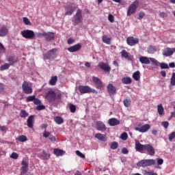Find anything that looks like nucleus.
Instances as JSON below:
<instances>
[{"mask_svg": "<svg viewBox=\"0 0 175 175\" xmlns=\"http://www.w3.org/2000/svg\"><path fill=\"white\" fill-rule=\"evenodd\" d=\"M155 163L156 161L154 159H143L137 163V166L139 167H147L155 165Z\"/></svg>", "mask_w": 175, "mask_h": 175, "instance_id": "obj_1", "label": "nucleus"}, {"mask_svg": "<svg viewBox=\"0 0 175 175\" xmlns=\"http://www.w3.org/2000/svg\"><path fill=\"white\" fill-rule=\"evenodd\" d=\"M78 90L81 94H90V92H92V94H98L96 90L92 89L88 85H79Z\"/></svg>", "mask_w": 175, "mask_h": 175, "instance_id": "obj_2", "label": "nucleus"}, {"mask_svg": "<svg viewBox=\"0 0 175 175\" xmlns=\"http://www.w3.org/2000/svg\"><path fill=\"white\" fill-rule=\"evenodd\" d=\"M21 35L25 39H29V40H32L33 39H35V32L32 30L26 29L23 30L21 32Z\"/></svg>", "mask_w": 175, "mask_h": 175, "instance_id": "obj_3", "label": "nucleus"}, {"mask_svg": "<svg viewBox=\"0 0 175 175\" xmlns=\"http://www.w3.org/2000/svg\"><path fill=\"white\" fill-rule=\"evenodd\" d=\"M139 6V1L137 0L131 3V5L129 7L127 10V16H132V14H135L136 13V10Z\"/></svg>", "mask_w": 175, "mask_h": 175, "instance_id": "obj_4", "label": "nucleus"}, {"mask_svg": "<svg viewBox=\"0 0 175 175\" xmlns=\"http://www.w3.org/2000/svg\"><path fill=\"white\" fill-rule=\"evenodd\" d=\"M45 99H46L49 103H54L55 99H57V94L53 90H49L45 94Z\"/></svg>", "mask_w": 175, "mask_h": 175, "instance_id": "obj_5", "label": "nucleus"}, {"mask_svg": "<svg viewBox=\"0 0 175 175\" xmlns=\"http://www.w3.org/2000/svg\"><path fill=\"white\" fill-rule=\"evenodd\" d=\"M81 18H83V15L81 14V10L78 9L76 14L73 16V25H79V24H80V22L81 21Z\"/></svg>", "mask_w": 175, "mask_h": 175, "instance_id": "obj_6", "label": "nucleus"}, {"mask_svg": "<svg viewBox=\"0 0 175 175\" xmlns=\"http://www.w3.org/2000/svg\"><path fill=\"white\" fill-rule=\"evenodd\" d=\"M150 128H151V126H150V124H146L144 125H142V124H139L135 127V131H137L141 133H146V132H148V131H150Z\"/></svg>", "mask_w": 175, "mask_h": 175, "instance_id": "obj_7", "label": "nucleus"}, {"mask_svg": "<svg viewBox=\"0 0 175 175\" xmlns=\"http://www.w3.org/2000/svg\"><path fill=\"white\" fill-rule=\"evenodd\" d=\"M22 90L27 95H29L33 92L32 88H31V86H29V83L25 81L22 84Z\"/></svg>", "mask_w": 175, "mask_h": 175, "instance_id": "obj_8", "label": "nucleus"}, {"mask_svg": "<svg viewBox=\"0 0 175 175\" xmlns=\"http://www.w3.org/2000/svg\"><path fill=\"white\" fill-rule=\"evenodd\" d=\"M38 36H44L46 42H51L54 39L55 33L53 32H43L42 33H38Z\"/></svg>", "mask_w": 175, "mask_h": 175, "instance_id": "obj_9", "label": "nucleus"}, {"mask_svg": "<svg viewBox=\"0 0 175 175\" xmlns=\"http://www.w3.org/2000/svg\"><path fill=\"white\" fill-rule=\"evenodd\" d=\"M92 81L95 85L96 88H97L98 90H102V88L105 87L103 85V82H102V81L97 77H93Z\"/></svg>", "mask_w": 175, "mask_h": 175, "instance_id": "obj_10", "label": "nucleus"}, {"mask_svg": "<svg viewBox=\"0 0 175 175\" xmlns=\"http://www.w3.org/2000/svg\"><path fill=\"white\" fill-rule=\"evenodd\" d=\"M126 43L129 46H136L139 43V38H135L133 36H130L126 39Z\"/></svg>", "mask_w": 175, "mask_h": 175, "instance_id": "obj_11", "label": "nucleus"}, {"mask_svg": "<svg viewBox=\"0 0 175 175\" xmlns=\"http://www.w3.org/2000/svg\"><path fill=\"white\" fill-rule=\"evenodd\" d=\"M144 150L147 151L148 155H150V157L155 155V148L151 144H145Z\"/></svg>", "mask_w": 175, "mask_h": 175, "instance_id": "obj_12", "label": "nucleus"}, {"mask_svg": "<svg viewBox=\"0 0 175 175\" xmlns=\"http://www.w3.org/2000/svg\"><path fill=\"white\" fill-rule=\"evenodd\" d=\"M65 9V16H72L75 10H76V8L73 5H66L64 6Z\"/></svg>", "mask_w": 175, "mask_h": 175, "instance_id": "obj_13", "label": "nucleus"}, {"mask_svg": "<svg viewBox=\"0 0 175 175\" xmlns=\"http://www.w3.org/2000/svg\"><path fill=\"white\" fill-rule=\"evenodd\" d=\"M174 53H175V48H165L163 50L164 57H170V55H173Z\"/></svg>", "mask_w": 175, "mask_h": 175, "instance_id": "obj_14", "label": "nucleus"}, {"mask_svg": "<svg viewBox=\"0 0 175 175\" xmlns=\"http://www.w3.org/2000/svg\"><path fill=\"white\" fill-rule=\"evenodd\" d=\"M67 50L70 53H76L77 51H80V50H81V44H76L74 46L68 47Z\"/></svg>", "mask_w": 175, "mask_h": 175, "instance_id": "obj_15", "label": "nucleus"}, {"mask_svg": "<svg viewBox=\"0 0 175 175\" xmlns=\"http://www.w3.org/2000/svg\"><path fill=\"white\" fill-rule=\"evenodd\" d=\"M98 66L100 68V69L104 70V72H110V70H111L110 66L105 62H100L98 64Z\"/></svg>", "mask_w": 175, "mask_h": 175, "instance_id": "obj_16", "label": "nucleus"}, {"mask_svg": "<svg viewBox=\"0 0 175 175\" xmlns=\"http://www.w3.org/2000/svg\"><path fill=\"white\" fill-rule=\"evenodd\" d=\"M57 48L53 49L50 50L48 53L44 55L45 59H50L53 55H55V53H57Z\"/></svg>", "mask_w": 175, "mask_h": 175, "instance_id": "obj_17", "label": "nucleus"}, {"mask_svg": "<svg viewBox=\"0 0 175 175\" xmlns=\"http://www.w3.org/2000/svg\"><path fill=\"white\" fill-rule=\"evenodd\" d=\"M139 62L145 65H150L151 64V60L150 59V57H147L146 56H141L139 57Z\"/></svg>", "mask_w": 175, "mask_h": 175, "instance_id": "obj_18", "label": "nucleus"}, {"mask_svg": "<svg viewBox=\"0 0 175 175\" xmlns=\"http://www.w3.org/2000/svg\"><path fill=\"white\" fill-rule=\"evenodd\" d=\"M108 124L110 126H116L120 125V120L116 118H112L108 120Z\"/></svg>", "mask_w": 175, "mask_h": 175, "instance_id": "obj_19", "label": "nucleus"}, {"mask_svg": "<svg viewBox=\"0 0 175 175\" xmlns=\"http://www.w3.org/2000/svg\"><path fill=\"white\" fill-rule=\"evenodd\" d=\"M146 145H143L140 144L139 142L137 141L135 142V150L136 151H139V152H142V151H144Z\"/></svg>", "mask_w": 175, "mask_h": 175, "instance_id": "obj_20", "label": "nucleus"}, {"mask_svg": "<svg viewBox=\"0 0 175 175\" xmlns=\"http://www.w3.org/2000/svg\"><path fill=\"white\" fill-rule=\"evenodd\" d=\"M107 90L109 95H114V94H116V87H114L111 83L108 84Z\"/></svg>", "mask_w": 175, "mask_h": 175, "instance_id": "obj_21", "label": "nucleus"}, {"mask_svg": "<svg viewBox=\"0 0 175 175\" xmlns=\"http://www.w3.org/2000/svg\"><path fill=\"white\" fill-rule=\"evenodd\" d=\"M21 165V173H27V172H28V162L25 160H23Z\"/></svg>", "mask_w": 175, "mask_h": 175, "instance_id": "obj_22", "label": "nucleus"}, {"mask_svg": "<svg viewBox=\"0 0 175 175\" xmlns=\"http://www.w3.org/2000/svg\"><path fill=\"white\" fill-rule=\"evenodd\" d=\"M121 54H122V58L129 59V61H132V59H133V57L132 55H129V54L125 50L122 51Z\"/></svg>", "mask_w": 175, "mask_h": 175, "instance_id": "obj_23", "label": "nucleus"}, {"mask_svg": "<svg viewBox=\"0 0 175 175\" xmlns=\"http://www.w3.org/2000/svg\"><path fill=\"white\" fill-rule=\"evenodd\" d=\"M8 32L9 29L8 28V26L4 25L0 29V36H6Z\"/></svg>", "mask_w": 175, "mask_h": 175, "instance_id": "obj_24", "label": "nucleus"}, {"mask_svg": "<svg viewBox=\"0 0 175 175\" xmlns=\"http://www.w3.org/2000/svg\"><path fill=\"white\" fill-rule=\"evenodd\" d=\"M96 126L98 131H100L101 132H105V131H106V125L102 122H97Z\"/></svg>", "mask_w": 175, "mask_h": 175, "instance_id": "obj_25", "label": "nucleus"}, {"mask_svg": "<svg viewBox=\"0 0 175 175\" xmlns=\"http://www.w3.org/2000/svg\"><path fill=\"white\" fill-rule=\"evenodd\" d=\"M95 137L101 142H106L107 140L106 138V135H103L102 133H96L95 135Z\"/></svg>", "mask_w": 175, "mask_h": 175, "instance_id": "obj_26", "label": "nucleus"}, {"mask_svg": "<svg viewBox=\"0 0 175 175\" xmlns=\"http://www.w3.org/2000/svg\"><path fill=\"white\" fill-rule=\"evenodd\" d=\"M35 118L33 116H30L28 119H27V126L29 128H32L33 126V121H34Z\"/></svg>", "mask_w": 175, "mask_h": 175, "instance_id": "obj_27", "label": "nucleus"}, {"mask_svg": "<svg viewBox=\"0 0 175 175\" xmlns=\"http://www.w3.org/2000/svg\"><path fill=\"white\" fill-rule=\"evenodd\" d=\"M150 59L152 62V65L154 66L153 68L154 69H158V66L159 65L160 66L161 63L159 62H158V60H157L156 59L152 58V57H150Z\"/></svg>", "mask_w": 175, "mask_h": 175, "instance_id": "obj_28", "label": "nucleus"}, {"mask_svg": "<svg viewBox=\"0 0 175 175\" xmlns=\"http://www.w3.org/2000/svg\"><path fill=\"white\" fill-rule=\"evenodd\" d=\"M103 43H106V44H110L111 43V38H109L107 35H104L102 37Z\"/></svg>", "mask_w": 175, "mask_h": 175, "instance_id": "obj_29", "label": "nucleus"}, {"mask_svg": "<svg viewBox=\"0 0 175 175\" xmlns=\"http://www.w3.org/2000/svg\"><path fill=\"white\" fill-rule=\"evenodd\" d=\"M53 152L55 155H57V157H61L65 154V152L62 150H59L58 148L54 149Z\"/></svg>", "mask_w": 175, "mask_h": 175, "instance_id": "obj_30", "label": "nucleus"}, {"mask_svg": "<svg viewBox=\"0 0 175 175\" xmlns=\"http://www.w3.org/2000/svg\"><path fill=\"white\" fill-rule=\"evenodd\" d=\"M40 157H42V159H44V161L50 159V154L42 151L40 153Z\"/></svg>", "mask_w": 175, "mask_h": 175, "instance_id": "obj_31", "label": "nucleus"}, {"mask_svg": "<svg viewBox=\"0 0 175 175\" xmlns=\"http://www.w3.org/2000/svg\"><path fill=\"white\" fill-rule=\"evenodd\" d=\"M54 121L58 125H61V124H64V119L60 116H56L54 118Z\"/></svg>", "mask_w": 175, "mask_h": 175, "instance_id": "obj_32", "label": "nucleus"}, {"mask_svg": "<svg viewBox=\"0 0 175 175\" xmlns=\"http://www.w3.org/2000/svg\"><path fill=\"white\" fill-rule=\"evenodd\" d=\"M165 110L163 109V106H162V104H160L157 106V113L159 114V116H163Z\"/></svg>", "mask_w": 175, "mask_h": 175, "instance_id": "obj_33", "label": "nucleus"}, {"mask_svg": "<svg viewBox=\"0 0 175 175\" xmlns=\"http://www.w3.org/2000/svg\"><path fill=\"white\" fill-rule=\"evenodd\" d=\"M57 80L58 77L57 76L52 77L49 81L50 85H55V84H57Z\"/></svg>", "mask_w": 175, "mask_h": 175, "instance_id": "obj_34", "label": "nucleus"}, {"mask_svg": "<svg viewBox=\"0 0 175 175\" xmlns=\"http://www.w3.org/2000/svg\"><path fill=\"white\" fill-rule=\"evenodd\" d=\"M133 79L135 80V81H139L140 80V72L136 71L133 74Z\"/></svg>", "mask_w": 175, "mask_h": 175, "instance_id": "obj_35", "label": "nucleus"}, {"mask_svg": "<svg viewBox=\"0 0 175 175\" xmlns=\"http://www.w3.org/2000/svg\"><path fill=\"white\" fill-rule=\"evenodd\" d=\"M122 81L123 84H131L132 83V79L129 77H126L122 79Z\"/></svg>", "mask_w": 175, "mask_h": 175, "instance_id": "obj_36", "label": "nucleus"}, {"mask_svg": "<svg viewBox=\"0 0 175 175\" xmlns=\"http://www.w3.org/2000/svg\"><path fill=\"white\" fill-rule=\"evenodd\" d=\"M16 140L24 143V142H27V140H28V138H27V136L25 135H20L16 139Z\"/></svg>", "mask_w": 175, "mask_h": 175, "instance_id": "obj_37", "label": "nucleus"}, {"mask_svg": "<svg viewBox=\"0 0 175 175\" xmlns=\"http://www.w3.org/2000/svg\"><path fill=\"white\" fill-rule=\"evenodd\" d=\"M157 51V48H155V46H150L148 48V53L149 54H154V53H155Z\"/></svg>", "mask_w": 175, "mask_h": 175, "instance_id": "obj_38", "label": "nucleus"}, {"mask_svg": "<svg viewBox=\"0 0 175 175\" xmlns=\"http://www.w3.org/2000/svg\"><path fill=\"white\" fill-rule=\"evenodd\" d=\"M29 116V114L24 109H22L20 112V117H21V118H25V117H28Z\"/></svg>", "mask_w": 175, "mask_h": 175, "instance_id": "obj_39", "label": "nucleus"}, {"mask_svg": "<svg viewBox=\"0 0 175 175\" xmlns=\"http://www.w3.org/2000/svg\"><path fill=\"white\" fill-rule=\"evenodd\" d=\"M10 67V64H5L1 66L0 70H1V71L6 70V69H9Z\"/></svg>", "mask_w": 175, "mask_h": 175, "instance_id": "obj_40", "label": "nucleus"}, {"mask_svg": "<svg viewBox=\"0 0 175 175\" xmlns=\"http://www.w3.org/2000/svg\"><path fill=\"white\" fill-rule=\"evenodd\" d=\"M69 107L70 113H76V105L73 104H70Z\"/></svg>", "mask_w": 175, "mask_h": 175, "instance_id": "obj_41", "label": "nucleus"}, {"mask_svg": "<svg viewBox=\"0 0 175 175\" xmlns=\"http://www.w3.org/2000/svg\"><path fill=\"white\" fill-rule=\"evenodd\" d=\"M131 99H126V100H124L123 101V103L125 106V107H129V106H131Z\"/></svg>", "mask_w": 175, "mask_h": 175, "instance_id": "obj_42", "label": "nucleus"}, {"mask_svg": "<svg viewBox=\"0 0 175 175\" xmlns=\"http://www.w3.org/2000/svg\"><path fill=\"white\" fill-rule=\"evenodd\" d=\"M170 84L171 85H175V72L172 73L171 79H170Z\"/></svg>", "mask_w": 175, "mask_h": 175, "instance_id": "obj_43", "label": "nucleus"}, {"mask_svg": "<svg viewBox=\"0 0 175 175\" xmlns=\"http://www.w3.org/2000/svg\"><path fill=\"white\" fill-rule=\"evenodd\" d=\"M8 61L10 62V65H14L16 64V60H14V57H9Z\"/></svg>", "mask_w": 175, "mask_h": 175, "instance_id": "obj_44", "label": "nucleus"}, {"mask_svg": "<svg viewBox=\"0 0 175 175\" xmlns=\"http://www.w3.org/2000/svg\"><path fill=\"white\" fill-rule=\"evenodd\" d=\"M23 21L25 25H31V21H29V19H28V18L23 17Z\"/></svg>", "mask_w": 175, "mask_h": 175, "instance_id": "obj_45", "label": "nucleus"}, {"mask_svg": "<svg viewBox=\"0 0 175 175\" xmlns=\"http://www.w3.org/2000/svg\"><path fill=\"white\" fill-rule=\"evenodd\" d=\"M161 69H169V65L165 62L160 63Z\"/></svg>", "mask_w": 175, "mask_h": 175, "instance_id": "obj_46", "label": "nucleus"}, {"mask_svg": "<svg viewBox=\"0 0 175 175\" xmlns=\"http://www.w3.org/2000/svg\"><path fill=\"white\" fill-rule=\"evenodd\" d=\"M35 96H29L26 98V102H33L35 100Z\"/></svg>", "mask_w": 175, "mask_h": 175, "instance_id": "obj_47", "label": "nucleus"}, {"mask_svg": "<svg viewBox=\"0 0 175 175\" xmlns=\"http://www.w3.org/2000/svg\"><path fill=\"white\" fill-rule=\"evenodd\" d=\"M118 148V143L114 142L111 144V148L112 150H117V148Z\"/></svg>", "mask_w": 175, "mask_h": 175, "instance_id": "obj_48", "label": "nucleus"}, {"mask_svg": "<svg viewBox=\"0 0 175 175\" xmlns=\"http://www.w3.org/2000/svg\"><path fill=\"white\" fill-rule=\"evenodd\" d=\"M75 153L80 158H82V159L85 158V155H84V154L81 153V152H80V150L75 151Z\"/></svg>", "mask_w": 175, "mask_h": 175, "instance_id": "obj_49", "label": "nucleus"}, {"mask_svg": "<svg viewBox=\"0 0 175 175\" xmlns=\"http://www.w3.org/2000/svg\"><path fill=\"white\" fill-rule=\"evenodd\" d=\"M120 139H122V140H126V139H128V133H122V135H120Z\"/></svg>", "mask_w": 175, "mask_h": 175, "instance_id": "obj_50", "label": "nucleus"}, {"mask_svg": "<svg viewBox=\"0 0 175 175\" xmlns=\"http://www.w3.org/2000/svg\"><path fill=\"white\" fill-rule=\"evenodd\" d=\"M10 158H12V159H17V158H18V154L16 152H12L10 155Z\"/></svg>", "mask_w": 175, "mask_h": 175, "instance_id": "obj_51", "label": "nucleus"}, {"mask_svg": "<svg viewBox=\"0 0 175 175\" xmlns=\"http://www.w3.org/2000/svg\"><path fill=\"white\" fill-rule=\"evenodd\" d=\"M108 20L109 22L111 23H114V16H113V14H109L108 16Z\"/></svg>", "mask_w": 175, "mask_h": 175, "instance_id": "obj_52", "label": "nucleus"}, {"mask_svg": "<svg viewBox=\"0 0 175 175\" xmlns=\"http://www.w3.org/2000/svg\"><path fill=\"white\" fill-rule=\"evenodd\" d=\"M159 16L161 18H165V17H167V13L162 12L159 14Z\"/></svg>", "mask_w": 175, "mask_h": 175, "instance_id": "obj_53", "label": "nucleus"}, {"mask_svg": "<svg viewBox=\"0 0 175 175\" xmlns=\"http://www.w3.org/2000/svg\"><path fill=\"white\" fill-rule=\"evenodd\" d=\"M33 103L34 105H42V101L39 98H36V97H35Z\"/></svg>", "mask_w": 175, "mask_h": 175, "instance_id": "obj_54", "label": "nucleus"}, {"mask_svg": "<svg viewBox=\"0 0 175 175\" xmlns=\"http://www.w3.org/2000/svg\"><path fill=\"white\" fill-rule=\"evenodd\" d=\"M175 137V131L174 132H172L170 135H169V140L170 142H172V140H173V139H174Z\"/></svg>", "mask_w": 175, "mask_h": 175, "instance_id": "obj_55", "label": "nucleus"}, {"mask_svg": "<svg viewBox=\"0 0 175 175\" xmlns=\"http://www.w3.org/2000/svg\"><path fill=\"white\" fill-rule=\"evenodd\" d=\"M46 109V107H44V105H38L36 107V110H38L39 111L40 110H44Z\"/></svg>", "mask_w": 175, "mask_h": 175, "instance_id": "obj_56", "label": "nucleus"}, {"mask_svg": "<svg viewBox=\"0 0 175 175\" xmlns=\"http://www.w3.org/2000/svg\"><path fill=\"white\" fill-rule=\"evenodd\" d=\"M142 173H143L144 175H152V172L147 171L146 170H143Z\"/></svg>", "mask_w": 175, "mask_h": 175, "instance_id": "obj_57", "label": "nucleus"}, {"mask_svg": "<svg viewBox=\"0 0 175 175\" xmlns=\"http://www.w3.org/2000/svg\"><path fill=\"white\" fill-rule=\"evenodd\" d=\"M161 124L164 128L167 129L169 127V122H162Z\"/></svg>", "mask_w": 175, "mask_h": 175, "instance_id": "obj_58", "label": "nucleus"}, {"mask_svg": "<svg viewBox=\"0 0 175 175\" xmlns=\"http://www.w3.org/2000/svg\"><path fill=\"white\" fill-rule=\"evenodd\" d=\"M50 135H51V133L49 132V131H44L43 133V137H49V136H50Z\"/></svg>", "mask_w": 175, "mask_h": 175, "instance_id": "obj_59", "label": "nucleus"}, {"mask_svg": "<svg viewBox=\"0 0 175 175\" xmlns=\"http://www.w3.org/2000/svg\"><path fill=\"white\" fill-rule=\"evenodd\" d=\"M5 46L0 42V53H5Z\"/></svg>", "mask_w": 175, "mask_h": 175, "instance_id": "obj_60", "label": "nucleus"}, {"mask_svg": "<svg viewBox=\"0 0 175 175\" xmlns=\"http://www.w3.org/2000/svg\"><path fill=\"white\" fill-rule=\"evenodd\" d=\"M144 16H146V14H144V12H140L139 14L138 20H142V18H143V17H144Z\"/></svg>", "mask_w": 175, "mask_h": 175, "instance_id": "obj_61", "label": "nucleus"}, {"mask_svg": "<svg viewBox=\"0 0 175 175\" xmlns=\"http://www.w3.org/2000/svg\"><path fill=\"white\" fill-rule=\"evenodd\" d=\"M49 140H51V142H57V138L55 137V136H50Z\"/></svg>", "mask_w": 175, "mask_h": 175, "instance_id": "obj_62", "label": "nucleus"}, {"mask_svg": "<svg viewBox=\"0 0 175 175\" xmlns=\"http://www.w3.org/2000/svg\"><path fill=\"white\" fill-rule=\"evenodd\" d=\"M73 43H75V39L73 38H69L68 40V44H73Z\"/></svg>", "mask_w": 175, "mask_h": 175, "instance_id": "obj_63", "label": "nucleus"}, {"mask_svg": "<svg viewBox=\"0 0 175 175\" xmlns=\"http://www.w3.org/2000/svg\"><path fill=\"white\" fill-rule=\"evenodd\" d=\"M157 163H158V165H163V160L162 159H157Z\"/></svg>", "mask_w": 175, "mask_h": 175, "instance_id": "obj_64", "label": "nucleus"}]
</instances>
